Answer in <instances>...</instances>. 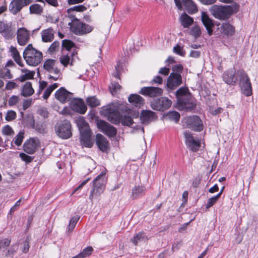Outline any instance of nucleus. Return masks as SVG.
<instances>
[{"label":"nucleus","mask_w":258,"mask_h":258,"mask_svg":"<svg viewBox=\"0 0 258 258\" xmlns=\"http://www.w3.org/2000/svg\"><path fill=\"white\" fill-rule=\"evenodd\" d=\"M239 8V5L235 3L225 6L214 5L210 8L209 11L215 18L220 20H225L233 14L237 13Z\"/></svg>","instance_id":"nucleus-1"},{"label":"nucleus","mask_w":258,"mask_h":258,"mask_svg":"<svg viewBox=\"0 0 258 258\" xmlns=\"http://www.w3.org/2000/svg\"><path fill=\"white\" fill-rule=\"evenodd\" d=\"M138 112L128 109L121 113H117L114 111V123H121L123 126H131L134 123V119L137 118Z\"/></svg>","instance_id":"nucleus-2"},{"label":"nucleus","mask_w":258,"mask_h":258,"mask_svg":"<svg viewBox=\"0 0 258 258\" xmlns=\"http://www.w3.org/2000/svg\"><path fill=\"white\" fill-rule=\"evenodd\" d=\"M23 57L27 64L35 67L41 62L42 53L29 44L24 51Z\"/></svg>","instance_id":"nucleus-3"},{"label":"nucleus","mask_w":258,"mask_h":258,"mask_svg":"<svg viewBox=\"0 0 258 258\" xmlns=\"http://www.w3.org/2000/svg\"><path fill=\"white\" fill-rule=\"evenodd\" d=\"M105 178L103 173L97 176L93 181V188L91 190L89 199L91 201L98 200L105 188Z\"/></svg>","instance_id":"nucleus-4"},{"label":"nucleus","mask_w":258,"mask_h":258,"mask_svg":"<svg viewBox=\"0 0 258 258\" xmlns=\"http://www.w3.org/2000/svg\"><path fill=\"white\" fill-rule=\"evenodd\" d=\"M57 136L62 139H68L72 136V126L70 122L64 120L57 123L54 126Z\"/></svg>","instance_id":"nucleus-5"},{"label":"nucleus","mask_w":258,"mask_h":258,"mask_svg":"<svg viewBox=\"0 0 258 258\" xmlns=\"http://www.w3.org/2000/svg\"><path fill=\"white\" fill-rule=\"evenodd\" d=\"M237 74L239 78V83L243 94L249 96L252 94V87L247 74L243 70H239Z\"/></svg>","instance_id":"nucleus-6"},{"label":"nucleus","mask_w":258,"mask_h":258,"mask_svg":"<svg viewBox=\"0 0 258 258\" xmlns=\"http://www.w3.org/2000/svg\"><path fill=\"white\" fill-rule=\"evenodd\" d=\"M56 61L54 59H47L43 64L44 69L50 74L48 76L49 79L57 80L60 77V71L55 66Z\"/></svg>","instance_id":"nucleus-7"},{"label":"nucleus","mask_w":258,"mask_h":258,"mask_svg":"<svg viewBox=\"0 0 258 258\" xmlns=\"http://www.w3.org/2000/svg\"><path fill=\"white\" fill-rule=\"evenodd\" d=\"M172 104V101L166 97H162L151 102V108L155 110L164 111L168 109Z\"/></svg>","instance_id":"nucleus-8"},{"label":"nucleus","mask_w":258,"mask_h":258,"mask_svg":"<svg viewBox=\"0 0 258 258\" xmlns=\"http://www.w3.org/2000/svg\"><path fill=\"white\" fill-rule=\"evenodd\" d=\"M187 126L192 130L200 132L203 130L204 125L202 120L198 116L187 117L186 119Z\"/></svg>","instance_id":"nucleus-9"},{"label":"nucleus","mask_w":258,"mask_h":258,"mask_svg":"<svg viewBox=\"0 0 258 258\" xmlns=\"http://www.w3.org/2000/svg\"><path fill=\"white\" fill-rule=\"evenodd\" d=\"M70 106L72 110L81 114H85L87 110L84 100L80 98L72 99L70 103Z\"/></svg>","instance_id":"nucleus-10"},{"label":"nucleus","mask_w":258,"mask_h":258,"mask_svg":"<svg viewBox=\"0 0 258 258\" xmlns=\"http://www.w3.org/2000/svg\"><path fill=\"white\" fill-rule=\"evenodd\" d=\"M182 84V77L180 74L171 73L167 79L166 87L170 90H174Z\"/></svg>","instance_id":"nucleus-11"},{"label":"nucleus","mask_w":258,"mask_h":258,"mask_svg":"<svg viewBox=\"0 0 258 258\" xmlns=\"http://www.w3.org/2000/svg\"><path fill=\"white\" fill-rule=\"evenodd\" d=\"M32 3L31 0H12L9 5V11L16 15L20 12L23 7Z\"/></svg>","instance_id":"nucleus-12"},{"label":"nucleus","mask_w":258,"mask_h":258,"mask_svg":"<svg viewBox=\"0 0 258 258\" xmlns=\"http://www.w3.org/2000/svg\"><path fill=\"white\" fill-rule=\"evenodd\" d=\"M163 89L155 87H144L141 88L140 93L150 97L160 96L163 94Z\"/></svg>","instance_id":"nucleus-13"},{"label":"nucleus","mask_w":258,"mask_h":258,"mask_svg":"<svg viewBox=\"0 0 258 258\" xmlns=\"http://www.w3.org/2000/svg\"><path fill=\"white\" fill-rule=\"evenodd\" d=\"M39 143V140L36 138H30L27 140L23 145L24 151L30 154L34 153L38 146Z\"/></svg>","instance_id":"nucleus-14"},{"label":"nucleus","mask_w":258,"mask_h":258,"mask_svg":"<svg viewBox=\"0 0 258 258\" xmlns=\"http://www.w3.org/2000/svg\"><path fill=\"white\" fill-rule=\"evenodd\" d=\"M55 97L60 102L65 103L71 99L72 94L64 88L61 87L55 93Z\"/></svg>","instance_id":"nucleus-15"},{"label":"nucleus","mask_w":258,"mask_h":258,"mask_svg":"<svg viewBox=\"0 0 258 258\" xmlns=\"http://www.w3.org/2000/svg\"><path fill=\"white\" fill-rule=\"evenodd\" d=\"M17 39L18 43L20 45H25L29 41V32L24 28L18 29L17 32Z\"/></svg>","instance_id":"nucleus-16"},{"label":"nucleus","mask_w":258,"mask_h":258,"mask_svg":"<svg viewBox=\"0 0 258 258\" xmlns=\"http://www.w3.org/2000/svg\"><path fill=\"white\" fill-rule=\"evenodd\" d=\"M177 102L181 105H185L189 96L188 89L187 87H180L176 92Z\"/></svg>","instance_id":"nucleus-17"},{"label":"nucleus","mask_w":258,"mask_h":258,"mask_svg":"<svg viewBox=\"0 0 258 258\" xmlns=\"http://www.w3.org/2000/svg\"><path fill=\"white\" fill-rule=\"evenodd\" d=\"M184 135L186 144L188 147L192 151H197L200 146V143L195 140L190 133L184 132Z\"/></svg>","instance_id":"nucleus-18"},{"label":"nucleus","mask_w":258,"mask_h":258,"mask_svg":"<svg viewBox=\"0 0 258 258\" xmlns=\"http://www.w3.org/2000/svg\"><path fill=\"white\" fill-rule=\"evenodd\" d=\"M157 118L155 112L149 110H143L141 113L140 120L144 124H148L149 122L154 121Z\"/></svg>","instance_id":"nucleus-19"},{"label":"nucleus","mask_w":258,"mask_h":258,"mask_svg":"<svg viewBox=\"0 0 258 258\" xmlns=\"http://www.w3.org/2000/svg\"><path fill=\"white\" fill-rule=\"evenodd\" d=\"M97 126L106 135L109 137H113V127L106 121L102 120H98Z\"/></svg>","instance_id":"nucleus-20"},{"label":"nucleus","mask_w":258,"mask_h":258,"mask_svg":"<svg viewBox=\"0 0 258 258\" xmlns=\"http://www.w3.org/2000/svg\"><path fill=\"white\" fill-rule=\"evenodd\" d=\"M201 20L204 26L206 27L208 33L209 35H212L213 33V27L214 23L206 12H202L201 13Z\"/></svg>","instance_id":"nucleus-21"},{"label":"nucleus","mask_w":258,"mask_h":258,"mask_svg":"<svg viewBox=\"0 0 258 258\" xmlns=\"http://www.w3.org/2000/svg\"><path fill=\"white\" fill-rule=\"evenodd\" d=\"M223 79L227 84L235 85L237 81L235 69H231L225 72L223 75Z\"/></svg>","instance_id":"nucleus-22"},{"label":"nucleus","mask_w":258,"mask_h":258,"mask_svg":"<svg viewBox=\"0 0 258 258\" xmlns=\"http://www.w3.org/2000/svg\"><path fill=\"white\" fill-rule=\"evenodd\" d=\"M96 143L99 149L102 152H107L108 148V142L105 138L100 134H97L96 136Z\"/></svg>","instance_id":"nucleus-23"},{"label":"nucleus","mask_w":258,"mask_h":258,"mask_svg":"<svg viewBox=\"0 0 258 258\" xmlns=\"http://www.w3.org/2000/svg\"><path fill=\"white\" fill-rule=\"evenodd\" d=\"M128 101L131 104L137 107H140L144 103V98L136 94H131L128 97Z\"/></svg>","instance_id":"nucleus-24"},{"label":"nucleus","mask_w":258,"mask_h":258,"mask_svg":"<svg viewBox=\"0 0 258 258\" xmlns=\"http://www.w3.org/2000/svg\"><path fill=\"white\" fill-rule=\"evenodd\" d=\"M80 141L81 144L86 147L90 148L93 145L91 140V131L83 132L80 134Z\"/></svg>","instance_id":"nucleus-25"},{"label":"nucleus","mask_w":258,"mask_h":258,"mask_svg":"<svg viewBox=\"0 0 258 258\" xmlns=\"http://www.w3.org/2000/svg\"><path fill=\"white\" fill-rule=\"evenodd\" d=\"M42 40L44 42H49L54 38V31L51 28L45 29L41 32Z\"/></svg>","instance_id":"nucleus-26"},{"label":"nucleus","mask_w":258,"mask_h":258,"mask_svg":"<svg viewBox=\"0 0 258 258\" xmlns=\"http://www.w3.org/2000/svg\"><path fill=\"white\" fill-rule=\"evenodd\" d=\"M145 190V186L136 185L132 188L131 197L133 200L139 198L144 195Z\"/></svg>","instance_id":"nucleus-27"},{"label":"nucleus","mask_w":258,"mask_h":258,"mask_svg":"<svg viewBox=\"0 0 258 258\" xmlns=\"http://www.w3.org/2000/svg\"><path fill=\"white\" fill-rule=\"evenodd\" d=\"M70 29L72 32L77 35H80L81 28L82 27V23L78 19H74L71 22L69 23Z\"/></svg>","instance_id":"nucleus-28"},{"label":"nucleus","mask_w":258,"mask_h":258,"mask_svg":"<svg viewBox=\"0 0 258 258\" xmlns=\"http://www.w3.org/2000/svg\"><path fill=\"white\" fill-rule=\"evenodd\" d=\"M100 114L112 122L113 120V106L109 105L102 107L100 111Z\"/></svg>","instance_id":"nucleus-29"},{"label":"nucleus","mask_w":258,"mask_h":258,"mask_svg":"<svg viewBox=\"0 0 258 258\" xmlns=\"http://www.w3.org/2000/svg\"><path fill=\"white\" fill-rule=\"evenodd\" d=\"M76 123L80 130V134L90 131L88 123L83 117H79L76 119Z\"/></svg>","instance_id":"nucleus-30"},{"label":"nucleus","mask_w":258,"mask_h":258,"mask_svg":"<svg viewBox=\"0 0 258 258\" xmlns=\"http://www.w3.org/2000/svg\"><path fill=\"white\" fill-rule=\"evenodd\" d=\"M220 31L227 36H232L235 33V28L229 23H224L220 26Z\"/></svg>","instance_id":"nucleus-31"},{"label":"nucleus","mask_w":258,"mask_h":258,"mask_svg":"<svg viewBox=\"0 0 258 258\" xmlns=\"http://www.w3.org/2000/svg\"><path fill=\"white\" fill-rule=\"evenodd\" d=\"M179 21L184 28H188L194 23L193 19L185 13L179 17Z\"/></svg>","instance_id":"nucleus-32"},{"label":"nucleus","mask_w":258,"mask_h":258,"mask_svg":"<svg viewBox=\"0 0 258 258\" xmlns=\"http://www.w3.org/2000/svg\"><path fill=\"white\" fill-rule=\"evenodd\" d=\"M183 5L185 7V10L190 14H194L198 11L197 7L196 4L192 0H182Z\"/></svg>","instance_id":"nucleus-33"},{"label":"nucleus","mask_w":258,"mask_h":258,"mask_svg":"<svg viewBox=\"0 0 258 258\" xmlns=\"http://www.w3.org/2000/svg\"><path fill=\"white\" fill-rule=\"evenodd\" d=\"M34 92L30 82H26L22 87L21 95L24 97H28L32 95Z\"/></svg>","instance_id":"nucleus-34"},{"label":"nucleus","mask_w":258,"mask_h":258,"mask_svg":"<svg viewBox=\"0 0 258 258\" xmlns=\"http://www.w3.org/2000/svg\"><path fill=\"white\" fill-rule=\"evenodd\" d=\"M73 55V53L71 52H68L67 54H63L60 57V61L61 63L64 67H67L70 63L72 64Z\"/></svg>","instance_id":"nucleus-35"},{"label":"nucleus","mask_w":258,"mask_h":258,"mask_svg":"<svg viewBox=\"0 0 258 258\" xmlns=\"http://www.w3.org/2000/svg\"><path fill=\"white\" fill-rule=\"evenodd\" d=\"M10 51L11 53V55L14 59L15 61L20 66L23 67V64L22 63L21 56L19 53L16 47L11 46L10 48Z\"/></svg>","instance_id":"nucleus-36"},{"label":"nucleus","mask_w":258,"mask_h":258,"mask_svg":"<svg viewBox=\"0 0 258 258\" xmlns=\"http://www.w3.org/2000/svg\"><path fill=\"white\" fill-rule=\"evenodd\" d=\"M147 240L148 237L143 232L138 233L131 239L132 242L135 245H137L140 242H146Z\"/></svg>","instance_id":"nucleus-37"},{"label":"nucleus","mask_w":258,"mask_h":258,"mask_svg":"<svg viewBox=\"0 0 258 258\" xmlns=\"http://www.w3.org/2000/svg\"><path fill=\"white\" fill-rule=\"evenodd\" d=\"M21 72L23 73V74L20 77V80L21 82L33 78L35 74L34 72L30 71L26 69H21Z\"/></svg>","instance_id":"nucleus-38"},{"label":"nucleus","mask_w":258,"mask_h":258,"mask_svg":"<svg viewBox=\"0 0 258 258\" xmlns=\"http://www.w3.org/2000/svg\"><path fill=\"white\" fill-rule=\"evenodd\" d=\"M32 127L37 132L40 134H45L47 133V127L46 124L44 123L37 122L32 125Z\"/></svg>","instance_id":"nucleus-39"},{"label":"nucleus","mask_w":258,"mask_h":258,"mask_svg":"<svg viewBox=\"0 0 258 258\" xmlns=\"http://www.w3.org/2000/svg\"><path fill=\"white\" fill-rule=\"evenodd\" d=\"M29 11L31 14L40 15L43 12V8L40 5L35 4L30 6Z\"/></svg>","instance_id":"nucleus-40"},{"label":"nucleus","mask_w":258,"mask_h":258,"mask_svg":"<svg viewBox=\"0 0 258 258\" xmlns=\"http://www.w3.org/2000/svg\"><path fill=\"white\" fill-rule=\"evenodd\" d=\"M93 250L92 247L88 246L85 248L82 252L79 253L78 255L73 256L72 258H85L91 254Z\"/></svg>","instance_id":"nucleus-41"},{"label":"nucleus","mask_w":258,"mask_h":258,"mask_svg":"<svg viewBox=\"0 0 258 258\" xmlns=\"http://www.w3.org/2000/svg\"><path fill=\"white\" fill-rule=\"evenodd\" d=\"M9 62H8L6 67L0 69V77L4 79H12V75L11 74L10 71L7 68Z\"/></svg>","instance_id":"nucleus-42"},{"label":"nucleus","mask_w":258,"mask_h":258,"mask_svg":"<svg viewBox=\"0 0 258 258\" xmlns=\"http://www.w3.org/2000/svg\"><path fill=\"white\" fill-rule=\"evenodd\" d=\"M11 241L7 238L4 239L0 241V253L2 255L4 252L7 249L10 244Z\"/></svg>","instance_id":"nucleus-43"},{"label":"nucleus","mask_w":258,"mask_h":258,"mask_svg":"<svg viewBox=\"0 0 258 258\" xmlns=\"http://www.w3.org/2000/svg\"><path fill=\"white\" fill-rule=\"evenodd\" d=\"M86 102L87 104L91 107H95L100 105V101L95 96L87 98Z\"/></svg>","instance_id":"nucleus-44"},{"label":"nucleus","mask_w":258,"mask_h":258,"mask_svg":"<svg viewBox=\"0 0 258 258\" xmlns=\"http://www.w3.org/2000/svg\"><path fill=\"white\" fill-rule=\"evenodd\" d=\"M24 138V132L20 131L14 139L13 141L15 145L18 146L21 145Z\"/></svg>","instance_id":"nucleus-45"},{"label":"nucleus","mask_w":258,"mask_h":258,"mask_svg":"<svg viewBox=\"0 0 258 258\" xmlns=\"http://www.w3.org/2000/svg\"><path fill=\"white\" fill-rule=\"evenodd\" d=\"M166 116L170 120H173L176 122H177L180 118V114L175 111H172L169 112Z\"/></svg>","instance_id":"nucleus-46"},{"label":"nucleus","mask_w":258,"mask_h":258,"mask_svg":"<svg viewBox=\"0 0 258 258\" xmlns=\"http://www.w3.org/2000/svg\"><path fill=\"white\" fill-rule=\"evenodd\" d=\"M93 30V27L88 24L82 23V27L81 29L80 35H84L91 32Z\"/></svg>","instance_id":"nucleus-47"},{"label":"nucleus","mask_w":258,"mask_h":258,"mask_svg":"<svg viewBox=\"0 0 258 258\" xmlns=\"http://www.w3.org/2000/svg\"><path fill=\"white\" fill-rule=\"evenodd\" d=\"M17 116L16 112L12 110H8L5 116V119L8 121L14 120Z\"/></svg>","instance_id":"nucleus-48"},{"label":"nucleus","mask_w":258,"mask_h":258,"mask_svg":"<svg viewBox=\"0 0 258 258\" xmlns=\"http://www.w3.org/2000/svg\"><path fill=\"white\" fill-rule=\"evenodd\" d=\"M220 197V193H219L216 196L210 198L208 200L207 204L206 205V208L208 209L210 207H212L214 204H215L216 202L218 201Z\"/></svg>","instance_id":"nucleus-49"},{"label":"nucleus","mask_w":258,"mask_h":258,"mask_svg":"<svg viewBox=\"0 0 258 258\" xmlns=\"http://www.w3.org/2000/svg\"><path fill=\"white\" fill-rule=\"evenodd\" d=\"M20 101V98L18 96L13 95L8 100V104L10 106H13L17 105Z\"/></svg>","instance_id":"nucleus-50"},{"label":"nucleus","mask_w":258,"mask_h":258,"mask_svg":"<svg viewBox=\"0 0 258 258\" xmlns=\"http://www.w3.org/2000/svg\"><path fill=\"white\" fill-rule=\"evenodd\" d=\"M2 133L4 135L6 136H12L15 133L12 128L9 125H5L2 128Z\"/></svg>","instance_id":"nucleus-51"},{"label":"nucleus","mask_w":258,"mask_h":258,"mask_svg":"<svg viewBox=\"0 0 258 258\" xmlns=\"http://www.w3.org/2000/svg\"><path fill=\"white\" fill-rule=\"evenodd\" d=\"M80 217L78 216H74L72 217L69 223V225L68 227L69 230L72 231L75 228L76 224L79 220Z\"/></svg>","instance_id":"nucleus-52"},{"label":"nucleus","mask_w":258,"mask_h":258,"mask_svg":"<svg viewBox=\"0 0 258 258\" xmlns=\"http://www.w3.org/2000/svg\"><path fill=\"white\" fill-rule=\"evenodd\" d=\"M86 8L83 5L75 6L68 9L67 13L76 12H83Z\"/></svg>","instance_id":"nucleus-53"},{"label":"nucleus","mask_w":258,"mask_h":258,"mask_svg":"<svg viewBox=\"0 0 258 258\" xmlns=\"http://www.w3.org/2000/svg\"><path fill=\"white\" fill-rule=\"evenodd\" d=\"M190 34L195 37H198L201 34L200 28L198 26H194L190 30Z\"/></svg>","instance_id":"nucleus-54"},{"label":"nucleus","mask_w":258,"mask_h":258,"mask_svg":"<svg viewBox=\"0 0 258 258\" xmlns=\"http://www.w3.org/2000/svg\"><path fill=\"white\" fill-rule=\"evenodd\" d=\"M62 46L69 51L74 46V43L68 40H64L62 41Z\"/></svg>","instance_id":"nucleus-55"},{"label":"nucleus","mask_w":258,"mask_h":258,"mask_svg":"<svg viewBox=\"0 0 258 258\" xmlns=\"http://www.w3.org/2000/svg\"><path fill=\"white\" fill-rule=\"evenodd\" d=\"M19 156L23 161H24L27 163H30L33 160V158L26 155V154H25L24 153H21L19 155Z\"/></svg>","instance_id":"nucleus-56"},{"label":"nucleus","mask_w":258,"mask_h":258,"mask_svg":"<svg viewBox=\"0 0 258 258\" xmlns=\"http://www.w3.org/2000/svg\"><path fill=\"white\" fill-rule=\"evenodd\" d=\"M173 51L174 52L181 56H184L185 54V52L183 51L182 47L178 45H177L173 48Z\"/></svg>","instance_id":"nucleus-57"},{"label":"nucleus","mask_w":258,"mask_h":258,"mask_svg":"<svg viewBox=\"0 0 258 258\" xmlns=\"http://www.w3.org/2000/svg\"><path fill=\"white\" fill-rule=\"evenodd\" d=\"M59 46V42L58 41H54L53 42L50 47H49V51L50 52H53L55 51L57 48H58Z\"/></svg>","instance_id":"nucleus-58"},{"label":"nucleus","mask_w":258,"mask_h":258,"mask_svg":"<svg viewBox=\"0 0 258 258\" xmlns=\"http://www.w3.org/2000/svg\"><path fill=\"white\" fill-rule=\"evenodd\" d=\"M32 99H25L23 103V108L25 110L27 109L32 104Z\"/></svg>","instance_id":"nucleus-59"},{"label":"nucleus","mask_w":258,"mask_h":258,"mask_svg":"<svg viewBox=\"0 0 258 258\" xmlns=\"http://www.w3.org/2000/svg\"><path fill=\"white\" fill-rule=\"evenodd\" d=\"M172 70L173 71V73H178L180 74V73L182 72L183 67L181 64L175 65L172 68Z\"/></svg>","instance_id":"nucleus-60"},{"label":"nucleus","mask_w":258,"mask_h":258,"mask_svg":"<svg viewBox=\"0 0 258 258\" xmlns=\"http://www.w3.org/2000/svg\"><path fill=\"white\" fill-rule=\"evenodd\" d=\"M1 34L5 37L6 39H9L11 37L12 35V33L11 32V30L10 29V27L7 29L6 30L1 33Z\"/></svg>","instance_id":"nucleus-61"},{"label":"nucleus","mask_w":258,"mask_h":258,"mask_svg":"<svg viewBox=\"0 0 258 258\" xmlns=\"http://www.w3.org/2000/svg\"><path fill=\"white\" fill-rule=\"evenodd\" d=\"M52 91V89L50 88V87L49 86L48 88H46V89L44 91V93L43 95V98L44 99H47Z\"/></svg>","instance_id":"nucleus-62"},{"label":"nucleus","mask_w":258,"mask_h":258,"mask_svg":"<svg viewBox=\"0 0 258 258\" xmlns=\"http://www.w3.org/2000/svg\"><path fill=\"white\" fill-rule=\"evenodd\" d=\"M152 83L162 84L163 82V79L161 77L157 76L155 77L152 81Z\"/></svg>","instance_id":"nucleus-63"},{"label":"nucleus","mask_w":258,"mask_h":258,"mask_svg":"<svg viewBox=\"0 0 258 258\" xmlns=\"http://www.w3.org/2000/svg\"><path fill=\"white\" fill-rule=\"evenodd\" d=\"M169 72H170V69L169 68L164 67V68H161L159 70L158 73L160 74H161V75H163L164 76H167L169 74Z\"/></svg>","instance_id":"nucleus-64"}]
</instances>
